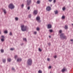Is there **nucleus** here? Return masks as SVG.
<instances>
[{"label": "nucleus", "instance_id": "f257e3e1", "mask_svg": "<svg viewBox=\"0 0 73 73\" xmlns=\"http://www.w3.org/2000/svg\"><path fill=\"white\" fill-rule=\"evenodd\" d=\"M60 38L61 40H64L67 38L66 36L65 35V34L64 33L61 34L60 35Z\"/></svg>", "mask_w": 73, "mask_h": 73}, {"label": "nucleus", "instance_id": "f03ea898", "mask_svg": "<svg viewBox=\"0 0 73 73\" xmlns=\"http://www.w3.org/2000/svg\"><path fill=\"white\" fill-rule=\"evenodd\" d=\"M21 27L22 31H25L27 30V26L24 27V25H21Z\"/></svg>", "mask_w": 73, "mask_h": 73}, {"label": "nucleus", "instance_id": "7ed1b4c3", "mask_svg": "<svg viewBox=\"0 0 73 73\" xmlns=\"http://www.w3.org/2000/svg\"><path fill=\"white\" fill-rule=\"evenodd\" d=\"M32 64V60L31 59H29L27 61V64L29 65H31Z\"/></svg>", "mask_w": 73, "mask_h": 73}, {"label": "nucleus", "instance_id": "20e7f679", "mask_svg": "<svg viewBox=\"0 0 73 73\" xmlns=\"http://www.w3.org/2000/svg\"><path fill=\"white\" fill-rule=\"evenodd\" d=\"M9 7L10 9H13L15 8V6L13 5V4L11 3L9 5Z\"/></svg>", "mask_w": 73, "mask_h": 73}, {"label": "nucleus", "instance_id": "39448f33", "mask_svg": "<svg viewBox=\"0 0 73 73\" xmlns=\"http://www.w3.org/2000/svg\"><path fill=\"white\" fill-rule=\"evenodd\" d=\"M46 10L48 11H49L51 10V8L50 7L48 6L46 8Z\"/></svg>", "mask_w": 73, "mask_h": 73}, {"label": "nucleus", "instance_id": "423d86ee", "mask_svg": "<svg viewBox=\"0 0 73 73\" xmlns=\"http://www.w3.org/2000/svg\"><path fill=\"white\" fill-rule=\"evenodd\" d=\"M27 4L28 5H29L31 3V0H27Z\"/></svg>", "mask_w": 73, "mask_h": 73}, {"label": "nucleus", "instance_id": "0eeeda50", "mask_svg": "<svg viewBox=\"0 0 73 73\" xmlns=\"http://www.w3.org/2000/svg\"><path fill=\"white\" fill-rule=\"evenodd\" d=\"M37 13H38V11L37 10H35L34 11V13L35 15H37Z\"/></svg>", "mask_w": 73, "mask_h": 73}, {"label": "nucleus", "instance_id": "6e6552de", "mask_svg": "<svg viewBox=\"0 0 73 73\" xmlns=\"http://www.w3.org/2000/svg\"><path fill=\"white\" fill-rule=\"evenodd\" d=\"M21 60H22L20 58H18L17 59V61L18 62H20V61H21Z\"/></svg>", "mask_w": 73, "mask_h": 73}, {"label": "nucleus", "instance_id": "1a4fd4ad", "mask_svg": "<svg viewBox=\"0 0 73 73\" xmlns=\"http://www.w3.org/2000/svg\"><path fill=\"white\" fill-rule=\"evenodd\" d=\"M52 28V25L50 24H48V28Z\"/></svg>", "mask_w": 73, "mask_h": 73}, {"label": "nucleus", "instance_id": "9d476101", "mask_svg": "<svg viewBox=\"0 0 73 73\" xmlns=\"http://www.w3.org/2000/svg\"><path fill=\"white\" fill-rule=\"evenodd\" d=\"M36 20L37 21H39L40 20V18L39 17H38L36 18Z\"/></svg>", "mask_w": 73, "mask_h": 73}, {"label": "nucleus", "instance_id": "9b49d317", "mask_svg": "<svg viewBox=\"0 0 73 73\" xmlns=\"http://www.w3.org/2000/svg\"><path fill=\"white\" fill-rule=\"evenodd\" d=\"M3 11L4 13L5 14H6L7 13V11H6V10L5 9H3Z\"/></svg>", "mask_w": 73, "mask_h": 73}, {"label": "nucleus", "instance_id": "f8f14e48", "mask_svg": "<svg viewBox=\"0 0 73 73\" xmlns=\"http://www.w3.org/2000/svg\"><path fill=\"white\" fill-rule=\"evenodd\" d=\"M64 28L65 29H67L68 28V26L67 25H65Z\"/></svg>", "mask_w": 73, "mask_h": 73}, {"label": "nucleus", "instance_id": "ddd939ff", "mask_svg": "<svg viewBox=\"0 0 73 73\" xmlns=\"http://www.w3.org/2000/svg\"><path fill=\"white\" fill-rule=\"evenodd\" d=\"M7 61L9 62H11V59L10 58H8L7 59Z\"/></svg>", "mask_w": 73, "mask_h": 73}, {"label": "nucleus", "instance_id": "4468645a", "mask_svg": "<svg viewBox=\"0 0 73 73\" xmlns=\"http://www.w3.org/2000/svg\"><path fill=\"white\" fill-rule=\"evenodd\" d=\"M4 33H8V31H4Z\"/></svg>", "mask_w": 73, "mask_h": 73}, {"label": "nucleus", "instance_id": "2eb2a0df", "mask_svg": "<svg viewBox=\"0 0 73 73\" xmlns=\"http://www.w3.org/2000/svg\"><path fill=\"white\" fill-rule=\"evenodd\" d=\"M65 70V69L63 68L62 70V72H64Z\"/></svg>", "mask_w": 73, "mask_h": 73}, {"label": "nucleus", "instance_id": "dca6fc26", "mask_svg": "<svg viewBox=\"0 0 73 73\" xmlns=\"http://www.w3.org/2000/svg\"><path fill=\"white\" fill-rule=\"evenodd\" d=\"M54 12L55 13V14H57L58 13V11H55Z\"/></svg>", "mask_w": 73, "mask_h": 73}, {"label": "nucleus", "instance_id": "f3484780", "mask_svg": "<svg viewBox=\"0 0 73 73\" xmlns=\"http://www.w3.org/2000/svg\"><path fill=\"white\" fill-rule=\"evenodd\" d=\"M1 41H4V38H2L1 39Z\"/></svg>", "mask_w": 73, "mask_h": 73}, {"label": "nucleus", "instance_id": "a211bd4d", "mask_svg": "<svg viewBox=\"0 0 73 73\" xmlns=\"http://www.w3.org/2000/svg\"><path fill=\"white\" fill-rule=\"evenodd\" d=\"M38 73H42V71L39 70L38 71Z\"/></svg>", "mask_w": 73, "mask_h": 73}, {"label": "nucleus", "instance_id": "6ab92c4d", "mask_svg": "<svg viewBox=\"0 0 73 73\" xmlns=\"http://www.w3.org/2000/svg\"><path fill=\"white\" fill-rule=\"evenodd\" d=\"M1 51L2 53H3L4 52V50L3 49H1Z\"/></svg>", "mask_w": 73, "mask_h": 73}, {"label": "nucleus", "instance_id": "aec40b11", "mask_svg": "<svg viewBox=\"0 0 73 73\" xmlns=\"http://www.w3.org/2000/svg\"><path fill=\"white\" fill-rule=\"evenodd\" d=\"M6 61V60H5V59H4L3 60V62H5Z\"/></svg>", "mask_w": 73, "mask_h": 73}, {"label": "nucleus", "instance_id": "412c9836", "mask_svg": "<svg viewBox=\"0 0 73 73\" xmlns=\"http://www.w3.org/2000/svg\"><path fill=\"white\" fill-rule=\"evenodd\" d=\"M23 40L25 41H27V39H26V38H24L23 39Z\"/></svg>", "mask_w": 73, "mask_h": 73}, {"label": "nucleus", "instance_id": "4be33fe9", "mask_svg": "<svg viewBox=\"0 0 73 73\" xmlns=\"http://www.w3.org/2000/svg\"><path fill=\"white\" fill-rule=\"evenodd\" d=\"M38 49L40 52H41V51H42V50H41V49L40 48H39Z\"/></svg>", "mask_w": 73, "mask_h": 73}, {"label": "nucleus", "instance_id": "5701e85b", "mask_svg": "<svg viewBox=\"0 0 73 73\" xmlns=\"http://www.w3.org/2000/svg\"><path fill=\"white\" fill-rule=\"evenodd\" d=\"M14 49H15V48H11L10 49V50H14Z\"/></svg>", "mask_w": 73, "mask_h": 73}, {"label": "nucleus", "instance_id": "b1692460", "mask_svg": "<svg viewBox=\"0 0 73 73\" xmlns=\"http://www.w3.org/2000/svg\"><path fill=\"white\" fill-rule=\"evenodd\" d=\"M36 30H37V31H39L40 30V28L38 27H37L36 28Z\"/></svg>", "mask_w": 73, "mask_h": 73}, {"label": "nucleus", "instance_id": "393cba45", "mask_svg": "<svg viewBox=\"0 0 73 73\" xmlns=\"http://www.w3.org/2000/svg\"><path fill=\"white\" fill-rule=\"evenodd\" d=\"M40 1H37V3L38 4H40Z\"/></svg>", "mask_w": 73, "mask_h": 73}, {"label": "nucleus", "instance_id": "a878e982", "mask_svg": "<svg viewBox=\"0 0 73 73\" xmlns=\"http://www.w3.org/2000/svg\"><path fill=\"white\" fill-rule=\"evenodd\" d=\"M62 10L63 11H65V8L63 7L62 8Z\"/></svg>", "mask_w": 73, "mask_h": 73}, {"label": "nucleus", "instance_id": "bb28decb", "mask_svg": "<svg viewBox=\"0 0 73 73\" xmlns=\"http://www.w3.org/2000/svg\"><path fill=\"white\" fill-rule=\"evenodd\" d=\"M10 36H12V32H11L10 33Z\"/></svg>", "mask_w": 73, "mask_h": 73}, {"label": "nucleus", "instance_id": "cd10ccee", "mask_svg": "<svg viewBox=\"0 0 73 73\" xmlns=\"http://www.w3.org/2000/svg\"><path fill=\"white\" fill-rule=\"evenodd\" d=\"M49 31L50 32H53V30H50Z\"/></svg>", "mask_w": 73, "mask_h": 73}, {"label": "nucleus", "instance_id": "c85d7f7f", "mask_svg": "<svg viewBox=\"0 0 73 73\" xmlns=\"http://www.w3.org/2000/svg\"><path fill=\"white\" fill-rule=\"evenodd\" d=\"M62 19H65V16H63L62 17Z\"/></svg>", "mask_w": 73, "mask_h": 73}, {"label": "nucleus", "instance_id": "c756f323", "mask_svg": "<svg viewBox=\"0 0 73 73\" xmlns=\"http://www.w3.org/2000/svg\"><path fill=\"white\" fill-rule=\"evenodd\" d=\"M15 19L16 20H18V18L17 17H16V18H15Z\"/></svg>", "mask_w": 73, "mask_h": 73}, {"label": "nucleus", "instance_id": "7c9ffc66", "mask_svg": "<svg viewBox=\"0 0 73 73\" xmlns=\"http://www.w3.org/2000/svg\"><path fill=\"white\" fill-rule=\"evenodd\" d=\"M17 56L16 55L15 56V59H16V58H17Z\"/></svg>", "mask_w": 73, "mask_h": 73}, {"label": "nucleus", "instance_id": "2f4dec72", "mask_svg": "<svg viewBox=\"0 0 73 73\" xmlns=\"http://www.w3.org/2000/svg\"><path fill=\"white\" fill-rule=\"evenodd\" d=\"M29 17L30 18H31V15H29Z\"/></svg>", "mask_w": 73, "mask_h": 73}, {"label": "nucleus", "instance_id": "473e14b6", "mask_svg": "<svg viewBox=\"0 0 73 73\" xmlns=\"http://www.w3.org/2000/svg\"><path fill=\"white\" fill-rule=\"evenodd\" d=\"M59 33H61L62 32V31H61V30H60V31H59Z\"/></svg>", "mask_w": 73, "mask_h": 73}, {"label": "nucleus", "instance_id": "72a5a7b5", "mask_svg": "<svg viewBox=\"0 0 73 73\" xmlns=\"http://www.w3.org/2000/svg\"><path fill=\"white\" fill-rule=\"evenodd\" d=\"M29 10V9H30V7H28L27 8Z\"/></svg>", "mask_w": 73, "mask_h": 73}, {"label": "nucleus", "instance_id": "f704fd0d", "mask_svg": "<svg viewBox=\"0 0 73 73\" xmlns=\"http://www.w3.org/2000/svg\"><path fill=\"white\" fill-rule=\"evenodd\" d=\"M47 61H50V58H47Z\"/></svg>", "mask_w": 73, "mask_h": 73}, {"label": "nucleus", "instance_id": "c9c22d12", "mask_svg": "<svg viewBox=\"0 0 73 73\" xmlns=\"http://www.w3.org/2000/svg\"><path fill=\"white\" fill-rule=\"evenodd\" d=\"M37 33V32H34V34L35 35H36V34Z\"/></svg>", "mask_w": 73, "mask_h": 73}, {"label": "nucleus", "instance_id": "e433bc0d", "mask_svg": "<svg viewBox=\"0 0 73 73\" xmlns=\"http://www.w3.org/2000/svg\"><path fill=\"white\" fill-rule=\"evenodd\" d=\"M1 37H2L3 38H4V36H2Z\"/></svg>", "mask_w": 73, "mask_h": 73}, {"label": "nucleus", "instance_id": "4c0bfd02", "mask_svg": "<svg viewBox=\"0 0 73 73\" xmlns=\"http://www.w3.org/2000/svg\"><path fill=\"white\" fill-rule=\"evenodd\" d=\"M54 58H56L57 57V56H55L54 57Z\"/></svg>", "mask_w": 73, "mask_h": 73}, {"label": "nucleus", "instance_id": "58836bf2", "mask_svg": "<svg viewBox=\"0 0 73 73\" xmlns=\"http://www.w3.org/2000/svg\"><path fill=\"white\" fill-rule=\"evenodd\" d=\"M56 0H54V3H56Z\"/></svg>", "mask_w": 73, "mask_h": 73}, {"label": "nucleus", "instance_id": "ea45409f", "mask_svg": "<svg viewBox=\"0 0 73 73\" xmlns=\"http://www.w3.org/2000/svg\"><path fill=\"white\" fill-rule=\"evenodd\" d=\"M51 68H52V66H49V68L50 69Z\"/></svg>", "mask_w": 73, "mask_h": 73}, {"label": "nucleus", "instance_id": "a19ab883", "mask_svg": "<svg viewBox=\"0 0 73 73\" xmlns=\"http://www.w3.org/2000/svg\"><path fill=\"white\" fill-rule=\"evenodd\" d=\"M50 2H51L52 1V0H48Z\"/></svg>", "mask_w": 73, "mask_h": 73}, {"label": "nucleus", "instance_id": "79ce46f5", "mask_svg": "<svg viewBox=\"0 0 73 73\" xmlns=\"http://www.w3.org/2000/svg\"><path fill=\"white\" fill-rule=\"evenodd\" d=\"M21 6L22 7H24V4H22L21 5Z\"/></svg>", "mask_w": 73, "mask_h": 73}, {"label": "nucleus", "instance_id": "37998d69", "mask_svg": "<svg viewBox=\"0 0 73 73\" xmlns=\"http://www.w3.org/2000/svg\"><path fill=\"white\" fill-rule=\"evenodd\" d=\"M12 70H15V68H12Z\"/></svg>", "mask_w": 73, "mask_h": 73}, {"label": "nucleus", "instance_id": "c03bdc74", "mask_svg": "<svg viewBox=\"0 0 73 73\" xmlns=\"http://www.w3.org/2000/svg\"><path fill=\"white\" fill-rule=\"evenodd\" d=\"M70 41H73V39H71V40H70Z\"/></svg>", "mask_w": 73, "mask_h": 73}, {"label": "nucleus", "instance_id": "a18cd8bd", "mask_svg": "<svg viewBox=\"0 0 73 73\" xmlns=\"http://www.w3.org/2000/svg\"><path fill=\"white\" fill-rule=\"evenodd\" d=\"M1 30H0V34H1Z\"/></svg>", "mask_w": 73, "mask_h": 73}, {"label": "nucleus", "instance_id": "49530a36", "mask_svg": "<svg viewBox=\"0 0 73 73\" xmlns=\"http://www.w3.org/2000/svg\"><path fill=\"white\" fill-rule=\"evenodd\" d=\"M49 37H50V36H49Z\"/></svg>", "mask_w": 73, "mask_h": 73}, {"label": "nucleus", "instance_id": "de8ad7c7", "mask_svg": "<svg viewBox=\"0 0 73 73\" xmlns=\"http://www.w3.org/2000/svg\"><path fill=\"white\" fill-rule=\"evenodd\" d=\"M72 25H73V24H72Z\"/></svg>", "mask_w": 73, "mask_h": 73}]
</instances>
